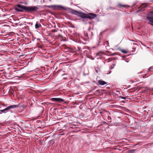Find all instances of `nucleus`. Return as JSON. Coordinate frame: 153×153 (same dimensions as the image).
Listing matches in <instances>:
<instances>
[{"instance_id":"11","label":"nucleus","mask_w":153,"mask_h":153,"mask_svg":"<svg viewBox=\"0 0 153 153\" xmlns=\"http://www.w3.org/2000/svg\"><path fill=\"white\" fill-rule=\"evenodd\" d=\"M149 17H151L153 18V11L150 12L149 13Z\"/></svg>"},{"instance_id":"17","label":"nucleus","mask_w":153,"mask_h":153,"mask_svg":"<svg viewBox=\"0 0 153 153\" xmlns=\"http://www.w3.org/2000/svg\"><path fill=\"white\" fill-rule=\"evenodd\" d=\"M99 42L100 43V40H101V38L100 37H99Z\"/></svg>"},{"instance_id":"9","label":"nucleus","mask_w":153,"mask_h":153,"mask_svg":"<svg viewBox=\"0 0 153 153\" xmlns=\"http://www.w3.org/2000/svg\"><path fill=\"white\" fill-rule=\"evenodd\" d=\"M103 45H104L105 46V47L106 48L108 49V48H109V43L108 41H106L103 43Z\"/></svg>"},{"instance_id":"10","label":"nucleus","mask_w":153,"mask_h":153,"mask_svg":"<svg viewBox=\"0 0 153 153\" xmlns=\"http://www.w3.org/2000/svg\"><path fill=\"white\" fill-rule=\"evenodd\" d=\"M41 25L40 24H39L37 22H36L35 25V27L36 29L39 28L41 27Z\"/></svg>"},{"instance_id":"2","label":"nucleus","mask_w":153,"mask_h":153,"mask_svg":"<svg viewBox=\"0 0 153 153\" xmlns=\"http://www.w3.org/2000/svg\"><path fill=\"white\" fill-rule=\"evenodd\" d=\"M73 11L78 13L77 14L78 16L82 18L81 21L82 22H86L87 21V18L91 20L94 19L97 16V14L93 13L86 14L82 12H78L75 10H73Z\"/></svg>"},{"instance_id":"7","label":"nucleus","mask_w":153,"mask_h":153,"mask_svg":"<svg viewBox=\"0 0 153 153\" xmlns=\"http://www.w3.org/2000/svg\"><path fill=\"white\" fill-rule=\"evenodd\" d=\"M98 83L100 85H104L107 84V83L102 80H99Z\"/></svg>"},{"instance_id":"12","label":"nucleus","mask_w":153,"mask_h":153,"mask_svg":"<svg viewBox=\"0 0 153 153\" xmlns=\"http://www.w3.org/2000/svg\"><path fill=\"white\" fill-rule=\"evenodd\" d=\"M135 150L134 149H131L129 150L127 153H134Z\"/></svg>"},{"instance_id":"14","label":"nucleus","mask_w":153,"mask_h":153,"mask_svg":"<svg viewBox=\"0 0 153 153\" xmlns=\"http://www.w3.org/2000/svg\"><path fill=\"white\" fill-rule=\"evenodd\" d=\"M58 30V29H53V30H52L51 31H52V32L54 33V32H57Z\"/></svg>"},{"instance_id":"15","label":"nucleus","mask_w":153,"mask_h":153,"mask_svg":"<svg viewBox=\"0 0 153 153\" xmlns=\"http://www.w3.org/2000/svg\"><path fill=\"white\" fill-rule=\"evenodd\" d=\"M120 98H122L123 99H126V97H123V96H120Z\"/></svg>"},{"instance_id":"5","label":"nucleus","mask_w":153,"mask_h":153,"mask_svg":"<svg viewBox=\"0 0 153 153\" xmlns=\"http://www.w3.org/2000/svg\"><path fill=\"white\" fill-rule=\"evenodd\" d=\"M147 19L149 20V22L148 23L153 26V18L151 17H149L148 16Z\"/></svg>"},{"instance_id":"3","label":"nucleus","mask_w":153,"mask_h":153,"mask_svg":"<svg viewBox=\"0 0 153 153\" xmlns=\"http://www.w3.org/2000/svg\"><path fill=\"white\" fill-rule=\"evenodd\" d=\"M20 107V104H19L17 105H11L7 107V108H6L4 109L1 110L0 111L3 112L4 113H5L6 111L9 110L10 109L18 108Z\"/></svg>"},{"instance_id":"13","label":"nucleus","mask_w":153,"mask_h":153,"mask_svg":"<svg viewBox=\"0 0 153 153\" xmlns=\"http://www.w3.org/2000/svg\"><path fill=\"white\" fill-rule=\"evenodd\" d=\"M120 51L123 53H128V51L124 50H121Z\"/></svg>"},{"instance_id":"16","label":"nucleus","mask_w":153,"mask_h":153,"mask_svg":"<svg viewBox=\"0 0 153 153\" xmlns=\"http://www.w3.org/2000/svg\"><path fill=\"white\" fill-rule=\"evenodd\" d=\"M85 36H88V33H85Z\"/></svg>"},{"instance_id":"19","label":"nucleus","mask_w":153,"mask_h":153,"mask_svg":"<svg viewBox=\"0 0 153 153\" xmlns=\"http://www.w3.org/2000/svg\"><path fill=\"white\" fill-rule=\"evenodd\" d=\"M54 27H56V25H55L54 26Z\"/></svg>"},{"instance_id":"8","label":"nucleus","mask_w":153,"mask_h":153,"mask_svg":"<svg viewBox=\"0 0 153 153\" xmlns=\"http://www.w3.org/2000/svg\"><path fill=\"white\" fill-rule=\"evenodd\" d=\"M118 6L119 7H120V8H122L123 7H126L127 8H128V7H130V6L129 5H124V4H118Z\"/></svg>"},{"instance_id":"18","label":"nucleus","mask_w":153,"mask_h":153,"mask_svg":"<svg viewBox=\"0 0 153 153\" xmlns=\"http://www.w3.org/2000/svg\"><path fill=\"white\" fill-rule=\"evenodd\" d=\"M151 68H149V71H150V70H151Z\"/></svg>"},{"instance_id":"1","label":"nucleus","mask_w":153,"mask_h":153,"mask_svg":"<svg viewBox=\"0 0 153 153\" xmlns=\"http://www.w3.org/2000/svg\"><path fill=\"white\" fill-rule=\"evenodd\" d=\"M15 10L19 12H26L30 13H33L37 11L39 7L37 6H25L18 4L16 6Z\"/></svg>"},{"instance_id":"6","label":"nucleus","mask_w":153,"mask_h":153,"mask_svg":"<svg viewBox=\"0 0 153 153\" xmlns=\"http://www.w3.org/2000/svg\"><path fill=\"white\" fill-rule=\"evenodd\" d=\"M146 7V6H145V4H143L141 5L140 7H139L138 8V10L137 11V12H138L140 11V10H142V9L145 8Z\"/></svg>"},{"instance_id":"4","label":"nucleus","mask_w":153,"mask_h":153,"mask_svg":"<svg viewBox=\"0 0 153 153\" xmlns=\"http://www.w3.org/2000/svg\"><path fill=\"white\" fill-rule=\"evenodd\" d=\"M51 100L53 101L58 102H63L64 101L63 99L61 98H52Z\"/></svg>"}]
</instances>
